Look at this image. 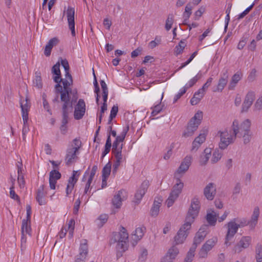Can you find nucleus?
I'll return each mask as SVG.
<instances>
[{"label":"nucleus","instance_id":"nucleus-1","mask_svg":"<svg viewBox=\"0 0 262 262\" xmlns=\"http://www.w3.org/2000/svg\"><path fill=\"white\" fill-rule=\"evenodd\" d=\"M128 234L125 228L121 226V230L119 232H114L112 237L110 240V244L117 243L116 250L117 256H121L128 247Z\"/></svg>","mask_w":262,"mask_h":262},{"label":"nucleus","instance_id":"nucleus-2","mask_svg":"<svg viewBox=\"0 0 262 262\" xmlns=\"http://www.w3.org/2000/svg\"><path fill=\"white\" fill-rule=\"evenodd\" d=\"M247 225V221L245 219H234L227 224V232L225 237V245L226 246L230 245V241L237 233L239 228Z\"/></svg>","mask_w":262,"mask_h":262},{"label":"nucleus","instance_id":"nucleus-3","mask_svg":"<svg viewBox=\"0 0 262 262\" xmlns=\"http://www.w3.org/2000/svg\"><path fill=\"white\" fill-rule=\"evenodd\" d=\"M78 99L77 90L72 91V89L67 88L63 89L62 93L61 94L60 101L62 102V105L70 106L71 110L73 111V104L77 101Z\"/></svg>","mask_w":262,"mask_h":262},{"label":"nucleus","instance_id":"nucleus-4","mask_svg":"<svg viewBox=\"0 0 262 262\" xmlns=\"http://www.w3.org/2000/svg\"><path fill=\"white\" fill-rule=\"evenodd\" d=\"M174 178L176 180L175 184L172 188L169 197L166 201V204L168 207L172 206L174 202L177 200L179 195L182 192L184 187V183L180 179L181 178L177 177H174Z\"/></svg>","mask_w":262,"mask_h":262},{"label":"nucleus","instance_id":"nucleus-5","mask_svg":"<svg viewBox=\"0 0 262 262\" xmlns=\"http://www.w3.org/2000/svg\"><path fill=\"white\" fill-rule=\"evenodd\" d=\"M201 209L200 200L199 198L194 196L191 200L190 207L186 216L185 221L192 224L198 217Z\"/></svg>","mask_w":262,"mask_h":262},{"label":"nucleus","instance_id":"nucleus-6","mask_svg":"<svg viewBox=\"0 0 262 262\" xmlns=\"http://www.w3.org/2000/svg\"><path fill=\"white\" fill-rule=\"evenodd\" d=\"M219 134L220 136L219 146L221 149L227 148L230 144L234 142L237 137L230 129L220 131Z\"/></svg>","mask_w":262,"mask_h":262},{"label":"nucleus","instance_id":"nucleus-7","mask_svg":"<svg viewBox=\"0 0 262 262\" xmlns=\"http://www.w3.org/2000/svg\"><path fill=\"white\" fill-rule=\"evenodd\" d=\"M218 241L216 236H213L208 239L202 245L198 252V257L200 259H205L208 257L209 252L214 247Z\"/></svg>","mask_w":262,"mask_h":262},{"label":"nucleus","instance_id":"nucleus-8","mask_svg":"<svg viewBox=\"0 0 262 262\" xmlns=\"http://www.w3.org/2000/svg\"><path fill=\"white\" fill-rule=\"evenodd\" d=\"M191 227V224L185 222V223L177 232V235L174 237V242L176 245L182 244L184 243L188 235Z\"/></svg>","mask_w":262,"mask_h":262},{"label":"nucleus","instance_id":"nucleus-9","mask_svg":"<svg viewBox=\"0 0 262 262\" xmlns=\"http://www.w3.org/2000/svg\"><path fill=\"white\" fill-rule=\"evenodd\" d=\"M192 161V157L186 156L181 162L179 167L174 173V177L181 178L189 169Z\"/></svg>","mask_w":262,"mask_h":262},{"label":"nucleus","instance_id":"nucleus-10","mask_svg":"<svg viewBox=\"0 0 262 262\" xmlns=\"http://www.w3.org/2000/svg\"><path fill=\"white\" fill-rule=\"evenodd\" d=\"M72 112L71 110L70 106L67 105H62L61 107V125L60 126V130L61 133L65 135L68 130L67 124L69 122V115L70 112Z\"/></svg>","mask_w":262,"mask_h":262},{"label":"nucleus","instance_id":"nucleus-11","mask_svg":"<svg viewBox=\"0 0 262 262\" xmlns=\"http://www.w3.org/2000/svg\"><path fill=\"white\" fill-rule=\"evenodd\" d=\"M27 216L26 219H23L22 221L21 232V234L25 236V234L31 235V207L30 205H27L26 207Z\"/></svg>","mask_w":262,"mask_h":262},{"label":"nucleus","instance_id":"nucleus-12","mask_svg":"<svg viewBox=\"0 0 262 262\" xmlns=\"http://www.w3.org/2000/svg\"><path fill=\"white\" fill-rule=\"evenodd\" d=\"M251 125V122L250 119H246L244 120V123L242 127L243 132L238 137L242 136L245 144L248 143L252 138V133L250 130Z\"/></svg>","mask_w":262,"mask_h":262},{"label":"nucleus","instance_id":"nucleus-13","mask_svg":"<svg viewBox=\"0 0 262 262\" xmlns=\"http://www.w3.org/2000/svg\"><path fill=\"white\" fill-rule=\"evenodd\" d=\"M66 13L68 23V26L69 29L71 31L72 36L74 37L76 35L75 32V9L74 8L68 7L67 11H64L63 13Z\"/></svg>","mask_w":262,"mask_h":262},{"label":"nucleus","instance_id":"nucleus-14","mask_svg":"<svg viewBox=\"0 0 262 262\" xmlns=\"http://www.w3.org/2000/svg\"><path fill=\"white\" fill-rule=\"evenodd\" d=\"M252 237L250 236H244L234 247L235 252L239 253L243 250L248 248L251 244Z\"/></svg>","mask_w":262,"mask_h":262},{"label":"nucleus","instance_id":"nucleus-15","mask_svg":"<svg viewBox=\"0 0 262 262\" xmlns=\"http://www.w3.org/2000/svg\"><path fill=\"white\" fill-rule=\"evenodd\" d=\"M86 239H83L79 247V253L76 255L74 262H85L88 254V245Z\"/></svg>","mask_w":262,"mask_h":262},{"label":"nucleus","instance_id":"nucleus-16","mask_svg":"<svg viewBox=\"0 0 262 262\" xmlns=\"http://www.w3.org/2000/svg\"><path fill=\"white\" fill-rule=\"evenodd\" d=\"M207 135V130L204 129L202 130L197 136L192 143V147L191 150L192 151H196L200 148L201 145L206 140V136Z\"/></svg>","mask_w":262,"mask_h":262},{"label":"nucleus","instance_id":"nucleus-17","mask_svg":"<svg viewBox=\"0 0 262 262\" xmlns=\"http://www.w3.org/2000/svg\"><path fill=\"white\" fill-rule=\"evenodd\" d=\"M85 112V103L83 99H80L75 106L74 117L76 120L82 118Z\"/></svg>","mask_w":262,"mask_h":262},{"label":"nucleus","instance_id":"nucleus-18","mask_svg":"<svg viewBox=\"0 0 262 262\" xmlns=\"http://www.w3.org/2000/svg\"><path fill=\"white\" fill-rule=\"evenodd\" d=\"M255 94L254 91H250L247 93L245 97L244 102L242 104V112H246L248 111L249 108L252 105L253 100L255 99Z\"/></svg>","mask_w":262,"mask_h":262},{"label":"nucleus","instance_id":"nucleus-19","mask_svg":"<svg viewBox=\"0 0 262 262\" xmlns=\"http://www.w3.org/2000/svg\"><path fill=\"white\" fill-rule=\"evenodd\" d=\"M228 80V70H225L221 74V77L219 80L215 89L213 90V92H221L225 86L226 85Z\"/></svg>","mask_w":262,"mask_h":262},{"label":"nucleus","instance_id":"nucleus-20","mask_svg":"<svg viewBox=\"0 0 262 262\" xmlns=\"http://www.w3.org/2000/svg\"><path fill=\"white\" fill-rule=\"evenodd\" d=\"M53 80L56 84L55 85V96L54 98L52 100L53 103H59L60 102V100L59 99V96H61V94L63 91V87L61 85L60 83L61 81H62V78H58L57 77H53Z\"/></svg>","mask_w":262,"mask_h":262},{"label":"nucleus","instance_id":"nucleus-21","mask_svg":"<svg viewBox=\"0 0 262 262\" xmlns=\"http://www.w3.org/2000/svg\"><path fill=\"white\" fill-rule=\"evenodd\" d=\"M206 228V226H202L200 228L194 237L192 246L197 247L198 245L204 239L207 234Z\"/></svg>","mask_w":262,"mask_h":262},{"label":"nucleus","instance_id":"nucleus-22","mask_svg":"<svg viewBox=\"0 0 262 262\" xmlns=\"http://www.w3.org/2000/svg\"><path fill=\"white\" fill-rule=\"evenodd\" d=\"M78 152V151L76 150H74V148H72L71 147L67 148L65 158L66 164L67 166H70L75 162V159L78 158L76 156Z\"/></svg>","mask_w":262,"mask_h":262},{"label":"nucleus","instance_id":"nucleus-23","mask_svg":"<svg viewBox=\"0 0 262 262\" xmlns=\"http://www.w3.org/2000/svg\"><path fill=\"white\" fill-rule=\"evenodd\" d=\"M163 199L161 196L155 197L154 203L150 209V215L152 216H157L159 213L160 208L161 207Z\"/></svg>","mask_w":262,"mask_h":262},{"label":"nucleus","instance_id":"nucleus-24","mask_svg":"<svg viewBox=\"0 0 262 262\" xmlns=\"http://www.w3.org/2000/svg\"><path fill=\"white\" fill-rule=\"evenodd\" d=\"M218 213L212 209H209L207 210L206 220L209 225L211 226H215L217 220Z\"/></svg>","mask_w":262,"mask_h":262},{"label":"nucleus","instance_id":"nucleus-25","mask_svg":"<svg viewBox=\"0 0 262 262\" xmlns=\"http://www.w3.org/2000/svg\"><path fill=\"white\" fill-rule=\"evenodd\" d=\"M61 177V173L56 169L52 170L50 172L49 185L51 189H55L57 180L60 179Z\"/></svg>","mask_w":262,"mask_h":262},{"label":"nucleus","instance_id":"nucleus-26","mask_svg":"<svg viewBox=\"0 0 262 262\" xmlns=\"http://www.w3.org/2000/svg\"><path fill=\"white\" fill-rule=\"evenodd\" d=\"M244 121L241 122L238 119L233 120L230 130L236 136L238 137L243 133V129L242 128Z\"/></svg>","mask_w":262,"mask_h":262},{"label":"nucleus","instance_id":"nucleus-27","mask_svg":"<svg viewBox=\"0 0 262 262\" xmlns=\"http://www.w3.org/2000/svg\"><path fill=\"white\" fill-rule=\"evenodd\" d=\"M216 193L215 186L213 183H209L204 188V194L208 200H212Z\"/></svg>","mask_w":262,"mask_h":262},{"label":"nucleus","instance_id":"nucleus-28","mask_svg":"<svg viewBox=\"0 0 262 262\" xmlns=\"http://www.w3.org/2000/svg\"><path fill=\"white\" fill-rule=\"evenodd\" d=\"M147 189V182L144 181L135 195V202L139 204Z\"/></svg>","mask_w":262,"mask_h":262},{"label":"nucleus","instance_id":"nucleus-29","mask_svg":"<svg viewBox=\"0 0 262 262\" xmlns=\"http://www.w3.org/2000/svg\"><path fill=\"white\" fill-rule=\"evenodd\" d=\"M203 116V112L201 111H198L189 121L188 125L192 127H195V129H197L202 120Z\"/></svg>","mask_w":262,"mask_h":262},{"label":"nucleus","instance_id":"nucleus-30","mask_svg":"<svg viewBox=\"0 0 262 262\" xmlns=\"http://www.w3.org/2000/svg\"><path fill=\"white\" fill-rule=\"evenodd\" d=\"M259 212V208L258 207H255L253 209L250 220L248 223L247 222V225H248L251 229H254L257 223Z\"/></svg>","mask_w":262,"mask_h":262},{"label":"nucleus","instance_id":"nucleus-31","mask_svg":"<svg viewBox=\"0 0 262 262\" xmlns=\"http://www.w3.org/2000/svg\"><path fill=\"white\" fill-rule=\"evenodd\" d=\"M164 93H162L160 101L158 102L152 107H151V113L150 118L151 119H155L158 118L159 117L157 116L162 110L163 105L161 104V101L163 99Z\"/></svg>","mask_w":262,"mask_h":262},{"label":"nucleus","instance_id":"nucleus-32","mask_svg":"<svg viewBox=\"0 0 262 262\" xmlns=\"http://www.w3.org/2000/svg\"><path fill=\"white\" fill-rule=\"evenodd\" d=\"M123 192H125L124 190L118 191L112 199V204L116 208H120L122 205L123 199L121 198V195L123 194Z\"/></svg>","mask_w":262,"mask_h":262},{"label":"nucleus","instance_id":"nucleus-33","mask_svg":"<svg viewBox=\"0 0 262 262\" xmlns=\"http://www.w3.org/2000/svg\"><path fill=\"white\" fill-rule=\"evenodd\" d=\"M146 231V227H138L136 229L135 233L132 235V239L135 241V245L137 244V242L142 237L144 233ZM133 245L135 244L133 243Z\"/></svg>","mask_w":262,"mask_h":262},{"label":"nucleus","instance_id":"nucleus-34","mask_svg":"<svg viewBox=\"0 0 262 262\" xmlns=\"http://www.w3.org/2000/svg\"><path fill=\"white\" fill-rule=\"evenodd\" d=\"M59 42L56 37L51 39L45 48L44 54L46 56H49L51 55V50L54 46L56 45Z\"/></svg>","mask_w":262,"mask_h":262},{"label":"nucleus","instance_id":"nucleus-35","mask_svg":"<svg viewBox=\"0 0 262 262\" xmlns=\"http://www.w3.org/2000/svg\"><path fill=\"white\" fill-rule=\"evenodd\" d=\"M243 77V74L241 72L237 71L232 77L231 81L229 85V89L233 90L237 84V83L241 80Z\"/></svg>","mask_w":262,"mask_h":262},{"label":"nucleus","instance_id":"nucleus-36","mask_svg":"<svg viewBox=\"0 0 262 262\" xmlns=\"http://www.w3.org/2000/svg\"><path fill=\"white\" fill-rule=\"evenodd\" d=\"M211 148H206L204 149V152L200 157L199 162L200 165H204L207 163L211 156Z\"/></svg>","mask_w":262,"mask_h":262},{"label":"nucleus","instance_id":"nucleus-37","mask_svg":"<svg viewBox=\"0 0 262 262\" xmlns=\"http://www.w3.org/2000/svg\"><path fill=\"white\" fill-rule=\"evenodd\" d=\"M78 180V178H74V176L70 177L68 180V183L66 187V196H68L71 193L75 185Z\"/></svg>","mask_w":262,"mask_h":262},{"label":"nucleus","instance_id":"nucleus-38","mask_svg":"<svg viewBox=\"0 0 262 262\" xmlns=\"http://www.w3.org/2000/svg\"><path fill=\"white\" fill-rule=\"evenodd\" d=\"M203 90L199 89L194 94L193 97L190 100V103L192 105L198 104L205 95Z\"/></svg>","mask_w":262,"mask_h":262},{"label":"nucleus","instance_id":"nucleus-39","mask_svg":"<svg viewBox=\"0 0 262 262\" xmlns=\"http://www.w3.org/2000/svg\"><path fill=\"white\" fill-rule=\"evenodd\" d=\"M179 253L180 251L178 247H177L176 245H173L167 250L166 254L172 258L174 260H176Z\"/></svg>","mask_w":262,"mask_h":262},{"label":"nucleus","instance_id":"nucleus-40","mask_svg":"<svg viewBox=\"0 0 262 262\" xmlns=\"http://www.w3.org/2000/svg\"><path fill=\"white\" fill-rule=\"evenodd\" d=\"M202 74L199 72L195 76L190 79L184 86V87L187 90L188 89L193 86L196 82L201 78Z\"/></svg>","mask_w":262,"mask_h":262},{"label":"nucleus","instance_id":"nucleus-41","mask_svg":"<svg viewBox=\"0 0 262 262\" xmlns=\"http://www.w3.org/2000/svg\"><path fill=\"white\" fill-rule=\"evenodd\" d=\"M196 247L195 246H192L189 251L187 252L186 256L184 259V262H192Z\"/></svg>","mask_w":262,"mask_h":262},{"label":"nucleus","instance_id":"nucleus-42","mask_svg":"<svg viewBox=\"0 0 262 262\" xmlns=\"http://www.w3.org/2000/svg\"><path fill=\"white\" fill-rule=\"evenodd\" d=\"M34 85L39 89L42 88V79L41 77V73L40 72H35V78L33 80Z\"/></svg>","mask_w":262,"mask_h":262},{"label":"nucleus","instance_id":"nucleus-43","mask_svg":"<svg viewBox=\"0 0 262 262\" xmlns=\"http://www.w3.org/2000/svg\"><path fill=\"white\" fill-rule=\"evenodd\" d=\"M162 37L160 36H156L155 39L148 43V48L154 49L161 44Z\"/></svg>","mask_w":262,"mask_h":262},{"label":"nucleus","instance_id":"nucleus-44","mask_svg":"<svg viewBox=\"0 0 262 262\" xmlns=\"http://www.w3.org/2000/svg\"><path fill=\"white\" fill-rule=\"evenodd\" d=\"M112 164L108 162L103 168L102 170V177L108 178L111 171Z\"/></svg>","mask_w":262,"mask_h":262},{"label":"nucleus","instance_id":"nucleus-45","mask_svg":"<svg viewBox=\"0 0 262 262\" xmlns=\"http://www.w3.org/2000/svg\"><path fill=\"white\" fill-rule=\"evenodd\" d=\"M52 73L55 75L54 77H57L58 78H61V72L60 70V62L58 61L55 64H54L52 69Z\"/></svg>","mask_w":262,"mask_h":262},{"label":"nucleus","instance_id":"nucleus-46","mask_svg":"<svg viewBox=\"0 0 262 262\" xmlns=\"http://www.w3.org/2000/svg\"><path fill=\"white\" fill-rule=\"evenodd\" d=\"M192 9V7L190 4H188L185 7V12L183 13L184 21H186L188 20L190 15L191 14Z\"/></svg>","mask_w":262,"mask_h":262},{"label":"nucleus","instance_id":"nucleus-47","mask_svg":"<svg viewBox=\"0 0 262 262\" xmlns=\"http://www.w3.org/2000/svg\"><path fill=\"white\" fill-rule=\"evenodd\" d=\"M196 130L195 127H192L188 125L187 128L183 133V136L185 137L191 136Z\"/></svg>","mask_w":262,"mask_h":262},{"label":"nucleus","instance_id":"nucleus-48","mask_svg":"<svg viewBox=\"0 0 262 262\" xmlns=\"http://www.w3.org/2000/svg\"><path fill=\"white\" fill-rule=\"evenodd\" d=\"M255 259L256 262L262 261V246L257 245L255 250Z\"/></svg>","mask_w":262,"mask_h":262},{"label":"nucleus","instance_id":"nucleus-49","mask_svg":"<svg viewBox=\"0 0 262 262\" xmlns=\"http://www.w3.org/2000/svg\"><path fill=\"white\" fill-rule=\"evenodd\" d=\"M222 156V153L219 150L216 149L213 153L211 161L213 163H216L220 160Z\"/></svg>","mask_w":262,"mask_h":262},{"label":"nucleus","instance_id":"nucleus-50","mask_svg":"<svg viewBox=\"0 0 262 262\" xmlns=\"http://www.w3.org/2000/svg\"><path fill=\"white\" fill-rule=\"evenodd\" d=\"M122 144L120 146V149L118 150L117 151L113 152L114 155V156L116 158V161L115 162L121 163L122 160Z\"/></svg>","mask_w":262,"mask_h":262},{"label":"nucleus","instance_id":"nucleus-51","mask_svg":"<svg viewBox=\"0 0 262 262\" xmlns=\"http://www.w3.org/2000/svg\"><path fill=\"white\" fill-rule=\"evenodd\" d=\"M173 21V16L172 14L169 15L166 20L165 26V29L167 31H169L171 28Z\"/></svg>","mask_w":262,"mask_h":262},{"label":"nucleus","instance_id":"nucleus-52","mask_svg":"<svg viewBox=\"0 0 262 262\" xmlns=\"http://www.w3.org/2000/svg\"><path fill=\"white\" fill-rule=\"evenodd\" d=\"M10 196L11 199L16 200L18 203H20V200L19 196L16 194L14 191V186H11L10 188Z\"/></svg>","mask_w":262,"mask_h":262},{"label":"nucleus","instance_id":"nucleus-53","mask_svg":"<svg viewBox=\"0 0 262 262\" xmlns=\"http://www.w3.org/2000/svg\"><path fill=\"white\" fill-rule=\"evenodd\" d=\"M185 47V43L182 41L176 47L175 53L178 55L181 54Z\"/></svg>","mask_w":262,"mask_h":262},{"label":"nucleus","instance_id":"nucleus-54","mask_svg":"<svg viewBox=\"0 0 262 262\" xmlns=\"http://www.w3.org/2000/svg\"><path fill=\"white\" fill-rule=\"evenodd\" d=\"M147 258V251L146 249H143L139 256V262H146Z\"/></svg>","mask_w":262,"mask_h":262},{"label":"nucleus","instance_id":"nucleus-55","mask_svg":"<svg viewBox=\"0 0 262 262\" xmlns=\"http://www.w3.org/2000/svg\"><path fill=\"white\" fill-rule=\"evenodd\" d=\"M254 107L256 111H260L262 109V96H260L257 98L254 104Z\"/></svg>","mask_w":262,"mask_h":262},{"label":"nucleus","instance_id":"nucleus-56","mask_svg":"<svg viewBox=\"0 0 262 262\" xmlns=\"http://www.w3.org/2000/svg\"><path fill=\"white\" fill-rule=\"evenodd\" d=\"M45 186L43 185H41L37 190V194L36 198L39 197H45L47 193L44 191Z\"/></svg>","mask_w":262,"mask_h":262},{"label":"nucleus","instance_id":"nucleus-57","mask_svg":"<svg viewBox=\"0 0 262 262\" xmlns=\"http://www.w3.org/2000/svg\"><path fill=\"white\" fill-rule=\"evenodd\" d=\"M73 142L75 146L73 147V145H72V147H70L74 148V150L78 151L81 146V142L79 139L75 138L73 140Z\"/></svg>","mask_w":262,"mask_h":262},{"label":"nucleus","instance_id":"nucleus-58","mask_svg":"<svg viewBox=\"0 0 262 262\" xmlns=\"http://www.w3.org/2000/svg\"><path fill=\"white\" fill-rule=\"evenodd\" d=\"M25 101L26 102L24 104L23 103V102H20L21 110V111L24 110V111H29L30 107V105L28 104V101H29V99L28 97L26 98Z\"/></svg>","mask_w":262,"mask_h":262},{"label":"nucleus","instance_id":"nucleus-59","mask_svg":"<svg viewBox=\"0 0 262 262\" xmlns=\"http://www.w3.org/2000/svg\"><path fill=\"white\" fill-rule=\"evenodd\" d=\"M213 80V78L212 77L209 78L206 82L202 86L201 88L200 89V90H203V92L205 93L208 87L211 85L212 82Z\"/></svg>","mask_w":262,"mask_h":262},{"label":"nucleus","instance_id":"nucleus-60","mask_svg":"<svg viewBox=\"0 0 262 262\" xmlns=\"http://www.w3.org/2000/svg\"><path fill=\"white\" fill-rule=\"evenodd\" d=\"M118 112V106L117 104L114 105L111 109L110 117L112 118H115Z\"/></svg>","mask_w":262,"mask_h":262},{"label":"nucleus","instance_id":"nucleus-61","mask_svg":"<svg viewBox=\"0 0 262 262\" xmlns=\"http://www.w3.org/2000/svg\"><path fill=\"white\" fill-rule=\"evenodd\" d=\"M187 90L183 86L181 88L174 98V102H176L183 94H184Z\"/></svg>","mask_w":262,"mask_h":262},{"label":"nucleus","instance_id":"nucleus-62","mask_svg":"<svg viewBox=\"0 0 262 262\" xmlns=\"http://www.w3.org/2000/svg\"><path fill=\"white\" fill-rule=\"evenodd\" d=\"M61 64L63 67L65 71H70V66L69 62L66 59H62L61 57L60 58Z\"/></svg>","mask_w":262,"mask_h":262},{"label":"nucleus","instance_id":"nucleus-63","mask_svg":"<svg viewBox=\"0 0 262 262\" xmlns=\"http://www.w3.org/2000/svg\"><path fill=\"white\" fill-rule=\"evenodd\" d=\"M63 85V89H66L67 88H69L71 85L73 84V79L71 80L68 79H62V81H61Z\"/></svg>","mask_w":262,"mask_h":262},{"label":"nucleus","instance_id":"nucleus-64","mask_svg":"<svg viewBox=\"0 0 262 262\" xmlns=\"http://www.w3.org/2000/svg\"><path fill=\"white\" fill-rule=\"evenodd\" d=\"M174 261L175 260L165 253L164 255L160 258V262H174Z\"/></svg>","mask_w":262,"mask_h":262}]
</instances>
